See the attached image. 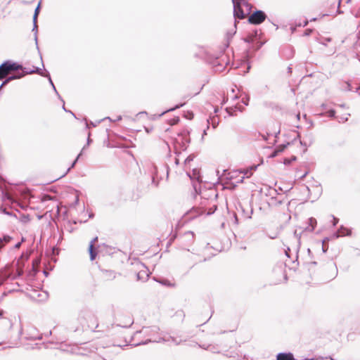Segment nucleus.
<instances>
[{
  "mask_svg": "<svg viewBox=\"0 0 360 360\" xmlns=\"http://www.w3.org/2000/svg\"><path fill=\"white\" fill-rule=\"evenodd\" d=\"M256 39V35H254V34H251V35H248L245 39V41L246 42H253L255 41V39Z\"/></svg>",
  "mask_w": 360,
  "mask_h": 360,
  "instance_id": "15",
  "label": "nucleus"
},
{
  "mask_svg": "<svg viewBox=\"0 0 360 360\" xmlns=\"http://www.w3.org/2000/svg\"><path fill=\"white\" fill-rule=\"evenodd\" d=\"M97 241H98V237H95L94 238H93L91 240V241L90 242L89 244H93V245H95V244L96 243Z\"/></svg>",
  "mask_w": 360,
  "mask_h": 360,
  "instance_id": "21",
  "label": "nucleus"
},
{
  "mask_svg": "<svg viewBox=\"0 0 360 360\" xmlns=\"http://www.w3.org/2000/svg\"><path fill=\"white\" fill-rule=\"evenodd\" d=\"M316 224H317V222H316V219H314L313 217H311L309 219V224L311 226L310 231H313L314 229V228L316 226Z\"/></svg>",
  "mask_w": 360,
  "mask_h": 360,
  "instance_id": "12",
  "label": "nucleus"
},
{
  "mask_svg": "<svg viewBox=\"0 0 360 360\" xmlns=\"http://www.w3.org/2000/svg\"><path fill=\"white\" fill-rule=\"evenodd\" d=\"M20 76L19 77H9L8 79H6L4 82V84H6L8 81L11 80V79H15V78H20Z\"/></svg>",
  "mask_w": 360,
  "mask_h": 360,
  "instance_id": "22",
  "label": "nucleus"
},
{
  "mask_svg": "<svg viewBox=\"0 0 360 360\" xmlns=\"http://www.w3.org/2000/svg\"><path fill=\"white\" fill-rule=\"evenodd\" d=\"M89 252L90 255V259L91 261L94 260L97 256V251H96V248H94V245H93V244H89Z\"/></svg>",
  "mask_w": 360,
  "mask_h": 360,
  "instance_id": "8",
  "label": "nucleus"
},
{
  "mask_svg": "<svg viewBox=\"0 0 360 360\" xmlns=\"http://www.w3.org/2000/svg\"><path fill=\"white\" fill-rule=\"evenodd\" d=\"M141 269L137 273V278L139 280H144L146 279L148 277V271L146 269V268L141 265L140 266Z\"/></svg>",
  "mask_w": 360,
  "mask_h": 360,
  "instance_id": "5",
  "label": "nucleus"
},
{
  "mask_svg": "<svg viewBox=\"0 0 360 360\" xmlns=\"http://www.w3.org/2000/svg\"><path fill=\"white\" fill-rule=\"evenodd\" d=\"M233 4L234 16L238 19H244L248 16L245 10L241 6V4L238 3V0H232Z\"/></svg>",
  "mask_w": 360,
  "mask_h": 360,
  "instance_id": "3",
  "label": "nucleus"
},
{
  "mask_svg": "<svg viewBox=\"0 0 360 360\" xmlns=\"http://www.w3.org/2000/svg\"><path fill=\"white\" fill-rule=\"evenodd\" d=\"M116 277V273L112 270L101 269V278L105 281H111Z\"/></svg>",
  "mask_w": 360,
  "mask_h": 360,
  "instance_id": "4",
  "label": "nucleus"
},
{
  "mask_svg": "<svg viewBox=\"0 0 360 360\" xmlns=\"http://www.w3.org/2000/svg\"><path fill=\"white\" fill-rule=\"evenodd\" d=\"M21 68V66L8 61L0 65V80L6 77L11 72Z\"/></svg>",
  "mask_w": 360,
  "mask_h": 360,
  "instance_id": "1",
  "label": "nucleus"
},
{
  "mask_svg": "<svg viewBox=\"0 0 360 360\" xmlns=\"http://www.w3.org/2000/svg\"><path fill=\"white\" fill-rule=\"evenodd\" d=\"M266 18V14L262 11H257L249 16L248 22L253 25L262 23Z\"/></svg>",
  "mask_w": 360,
  "mask_h": 360,
  "instance_id": "2",
  "label": "nucleus"
},
{
  "mask_svg": "<svg viewBox=\"0 0 360 360\" xmlns=\"http://www.w3.org/2000/svg\"><path fill=\"white\" fill-rule=\"evenodd\" d=\"M311 32H312V30H309V29L306 30L304 31V34H305V35H307H307H309V34L311 33Z\"/></svg>",
  "mask_w": 360,
  "mask_h": 360,
  "instance_id": "23",
  "label": "nucleus"
},
{
  "mask_svg": "<svg viewBox=\"0 0 360 360\" xmlns=\"http://www.w3.org/2000/svg\"><path fill=\"white\" fill-rule=\"evenodd\" d=\"M125 167H126V172H130L129 167H133V168L136 169L139 167V165H138L137 162L135 160L132 159V160H129L126 164Z\"/></svg>",
  "mask_w": 360,
  "mask_h": 360,
  "instance_id": "9",
  "label": "nucleus"
},
{
  "mask_svg": "<svg viewBox=\"0 0 360 360\" xmlns=\"http://www.w3.org/2000/svg\"><path fill=\"white\" fill-rule=\"evenodd\" d=\"M48 200H51L53 201L55 204H56V207L58 210V204L57 202V200L55 199V198L53 197H51L50 195H44L42 198H41V201L42 202H46V201H48Z\"/></svg>",
  "mask_w": 360,
  "mask_h": 360,
  "instance_id": "11",
  "label": "nucleus"
},
{
  "mask_svg": "<svg viewBox=\"0 0 360 360\" xmlns=\"http://www.w3.org/2000/svg\"><path fill=\"white\" fill-rule=\"evenodd\" d=\"M341 235H350L352 231L351 230L348 229H342L340 231Z\"/></svg>",
  "mask_w": 360,
  "mask_h": 360,
  "instance_id": "16",
  "label": "nucleus"
},
{
  "mask_svg": "<svg viewBox=\"0 0 360 360\" xmlns=\"http://www.w3.org/2000/svg\"><path fill=\"white\" fill-rule=\"evenodd\" d=\"M326 240H323V245H322V248H323V252H326V250L328 249V248H327V246L326 245Z\"/></svg>",
  "mask_w": 360,
  "mask_h": 360,
  "instance_id": "20",
  "label": "nucleus"
},
{
  "mask_svg": "<svg viewBox=\"0 0 360 360\" xmlns=\"http://www.w3.org/2000/svg\"><path fill=\"white\" fill-rule=\"evenodd\" d=\"M330 274L329 276H326V278L333 279L337 276V274H338L337 268L335 265H333L330 266Z\"/></svg>",
  "mask_w": 360,
  "mask_h": 360,
  "instance_id": "10",
  "label": "nucleus"
},
{
  "mask_svg": "<svg viewBox=\"0 0 360 360\" xmlns=\"http://www.w3.org/2000/svg\"><path fill=\"white\" fill-rule=\"evenodd\" d=\"M252 168H251L250 170H246V171L243 172L244 176H242V179H244L245 176L248 178L250 177V176H252Z\"/></svg>",
  "mask_w": 360,
  "mask_h": 360,
  "instance_id": "17",
  "label": "nucleus"
},
{
  "mask_svg": "<svg viewBox=\"0 0 360 360\" xmlns=\"http://www.w3.org/2000/svg\"><path fill=\"white\" fill-rule=\"evenodd\" d=\"M238 3L241 4V6L245 10V13L248 15L251 12L252 5L246 0H238Z\"/></svg>",
  "mask_w": 360,
  "mask_h": 360,
  "instance_id": "7",
  "label": "nucleus"
},
{
  "mask_svg": "<svg viewBox=\"0 0 360 360\" xmlns=\"http://www.w3.org/2000/svg\"><path fill=\"white\" fill-rule=\"evenodd\" d=\"M330 116H333L335 115V111H333V110L330 111Z\"/></svg>",
  "mask_w": 360,
  "mask_h": 360,
  "instance_id": "24",
  "label": "nucleus"
},
{
  "mask_svg": "<svg viewBox=\"0 0 360 360\" xmlns=\"http://www.w3.org/2000/svg\"><path fill=\"white\" fill-rule=\"evenodd\" d=\"M69 169H68L67 171L64 172L63 174H61L58 175L57 177H56V178L53 180V181H56V180H58V179H59L62 178L63 176H64L67 174V172H68V170H69Z\"/></svg>",
  "mask_w": 360,
  "mask_h": 360,
  "instance_id": "19",
  "label": "nucleus"
},
{
  "mask_svg": "<svg viewBox=\"0 0 360 360\" xmlns=\"http://www.w3.org/2000/svg\"><path fill=\"white\" fill-rule=\"evenodd\" d=\"M10 237H4L3 239H0V251L4 247L5 244L10 241Z\"/></svg>",
  "mask_w": 360,
  "mask_h": 360,
  "instance_id": "13",
  "label": "nucleus"
},
{
  "mask_svg": "<svg viewBox=\"0 0 360 360\" xmlns=\"http://www.w3.org/2000/svg\"><path fill=\"white\" fill-rule=\"evenodd\" d=\"M179 122V117H174L172 119H170L168 120V124L170 125H174L177 124Z\"/></svg>",
  "mask_w": 360,
  "mask_h": 360,
  "instance_id": "14",
  "label": "nucleus"
},
{
  "mask_svg": "<svg viewBox=\"0 0 360 360\" xmlns=\"http://www.w3.org/2000/svg\"><path fill=\"white\" fill-rule=\"evenodd\" d=\"M276 360H295L291 353H281L277 355Z\"/></svg>",
  "mask_w": 360,
  "mask_h": 360,
  "instance_id": "6",
  "label": "nucleus"
},
{
  "mask_svg": "<svg viewBox=\"0 0 360 360\" xmlns=\"http://www.w3.org/2000/svg\"><path fill=\"white\" fill-rule=\"evenodd\" d=\"M39 12V4L37 6V7L35 9L34 15V20L35 21L37 18L38 14Z\"/></svg>",
  "mask_w": 360,
  "mask_h": 360,
  "instance_id": "18",
  "label": "nucleus"
}]
</instances>
